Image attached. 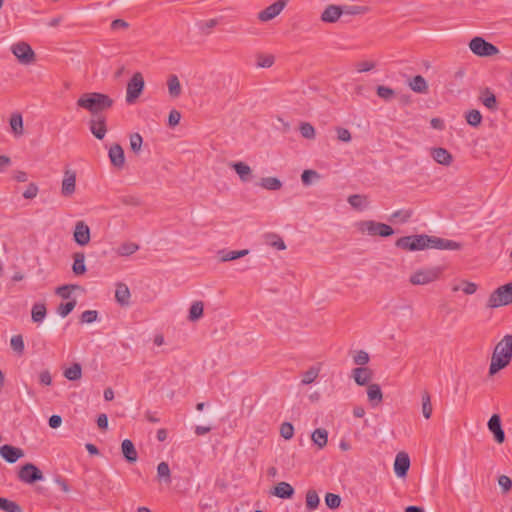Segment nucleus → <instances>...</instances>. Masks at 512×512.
Here are the masks:
<instances>
[{"instance_id": "obj_1", "label": "nucleus", "mask_w": 512, "mask_h": 512, "mask_svg": "<svg viewBox=\"0 0 512 512\" xmlns=\"http://www.w3.org/2000/svg\"><path fill=\"white\" fill-rule=\"evenodd\" d=\"M512 360V335H505L495 346L491 357L489 375H494L510 364Z\"/></svg>"}, {"instance_id": "obj_2", "label": "nucleus", "mask_w": 512, "mask_h": 512, "mask_svg": "<svg viewBox=\"0 0 512 512\" xmlns=\"http://www.w3.org/2000/svg\"><path fill=\"white\" fill-rule=\"evenodd\" d=\"M76 104L79 108L85 109L92 115H95L111 108L113 100L106 94L89 92L82 94Z\"/></svg>"}, {"instance_id": "obj_3", "label": "nucleus", "mask_w": 512, "mask_h": 512, "mask_svg": "<svg viewBox=\"0 0 512 512\" xmlns=\"http://www.w3.org/2000/svg\"><path fill=\"white\" fill-rule=\"evenodd\" d=\"M357 231L363 235L389 237L394 234V229L385 223L374 220H361L355 223Z\"/></svg>"}, {"instance_id": "obj_4", "label": "nucleus", "mask_w": 512, "mask_h": 512, "mask_svg": "<svg viewBox=\"0 0 512 512\" xmlns=\"http://www.w3.org/2000/svg\"><path fill=\"white\" fill-rule=\"evenodd\" d=\"M429 235L403 236L396 240L395 246L404 251H419L429 248Z\"/></svg>"}, {"instance_id": "obj_5", "label": "nucleus", "mask_w": 512, "mask_h": 512, "mask_svg": "<svg viewBox=\"0 0 512 512\" xmlns=\"http://www.w3.org/2000/svg\"><path fill=\"white\" fill-rule=\"evenodd\" d=\"M11 53L15 56L18 63L23 66H30L36 62V53L31 45L25 41H18L10 46Z\"/></svg>"}, {"instance_id": "obj_6", "label": "nucleus", "mask_w": 512, "mask_h": 512, "mask_svg": "<svg viewBox=\"0 0 512 512\" xmlns=\"http://www.w3.org/2000/svg\"><path fill=\"white\" fill-rule=\"evenodd\" d=\"M512 303V282L498 287L488 299L487 306L497 308Z\"/></svg>"}, {"instance_id": "obj_7", "label": "nucleus", "mask_w": 512, "mask_h": 512, "mask_svg": "<svg viewBox=\"0 0 512 512\" xmlns=\"http://www.w3.org/2000/svg\"><path fill=\"white\" fill-rule=\"evenodd\" d=\"M441 273L442 269L440 267L420 269L410 276V282L413 285H426L437 280Z\"/></svg>"}, {"instance_id": "obj_8", "label": "nucleus", "mask_w": 512, "mask_h": 512, "mask_svg": "<svg viewBox=\"0 0 512 512\" xmlns=\"http://www.w3.org/2000/svg\"><path fill=\"white\" fill-rule=\"evenodd\" d=\"M144 85L142 74L140 72L134 73L127 84L126 102L128 104H133L139 98L144 89Z\"/></svg>"}, {"instance_id": "obj_9", "label": "nucleus", "mask_w": 512, "mask_h": 512, "mask_svg": "<svg viewBox=\"0 0 512 512\" xmlns=\"http://www.w3.org/2000/svg\"><path fill=\"white\" fill-rule=\"evenodd\" d=\"M470 50L477 56L488 57L498 53V48L482 37H474L469 43Z\"/></svg>"}, {"instance_id": "obj_10", "label": "nucleus", "mask_w": 512, "mask_h": 512, "mask_svg": "<svg viewBox=\"0 0 512 512\" xmlns=\"http://www.w3.org/2000/svg\"><path fill=\"white\" fill-rule=\"evenodd\" d=\"M18 478L20 481L24 483L31 484L36 481L42 480L43 474L34 464L27 463L21 467L18 473Z\"/></svg>"}, {"instance_id": "obj_11", "label": "nucleus", "mask_w": 512, "mask_h": 512, "mask_svg": "<svg viewBox=\"0 0 512 512\" xmlns=\"http://www.w3.org/2000/svg\"><path fill=\"white\" fill-rule=\"evenodd\" d=\"M287 0H277L273 4L269 5L267 8L262 10L258 14V19L261 21H270L278 16L282 10L286 7Z\"/></svg>"}, {"instance_id": "obj_12", "label": "nucleus", "mask_w": 512, "mask_h": 512, "mask_svg": "<svg viewBox=\"0 0 512 512\" xmlns=\"http://www.w3.org/2000/svg\"><path fill=\"white\" fill-rule=\"evenodd\" d=\"M73 239L79 246H86L90 242V228L84 221L76 222Z\"/></svg>"}, {"instance_id": "obj_13", "label": "nucleus", "mask_w": 512, "mask_h": 512, "mask_svg": "<svg viewBox=\"0 0 512 512\" xmlns=\"http://www.w3.org/2000/svg\"><path fill=\"white\" fill-rule=\"evenodd\" d=\"M428 244L429 248L438 250H460L462 247L459 242L436 236H429Z\"/></svg>"}, {"instance_id": "obj_14", "label": "nucleus", "mask_w": 512, "mask_h": 512, "mask_svg": "<svg viewBox=\"0 0 512 512\" xmlns=\"http://www.w3.org/2000/svg\"><path fill=\"white\" fill-rule=\"evenodd\" d=\"M76 190V172L70 169L64 171V177L61 185V194L64 197H70Z\"/></svg>"}, {"instance_id": "obj_15", "label": "nucleus", "mask_w": 512, "mask_h": 512, "mask_svg": "<svg viewBox=\"0 0 512 512\" xmlns=\"http://www.w3.org/2000/svg\"><path fill=\"white\" fill-rule=\"evenodd\" d=\"M108 157L111 164L117 168L122 169L125 165L124 150L119 144H113L108 150Z\"/></svg>"}, {"instance_id": "obj_16", "label": "nucleus", "mask_w": 512, "mask_h": 512, "mask_svg": "<svg viewBox=\"0 0 512 512\" xmlns=\"http://www.w3.org/2000/svg\"><path fill=\"white\" fill-rule=\"evenodd\" d=\"M410 467V458L407 453L399 452L394 462V472L398 477H405Z\"/></svg>"}, {"instance_id": "obj_17", "label": "nucleus", "mask_w": 512, "mask_h": 512, "mask_svg": "<svg viewBox=\"0 0 512 512\" xmlns=\"http://www.w3.org/2000/svg\"><path fill=\"white\" fill-rule=\"evenodd\" d=\"M488 428L493 433L494 439L497 443H503L505 440V433L501 426V419L498 414H494L488 421Z\"/></svg>"}, {"instance_id": "obj_18", "label": "nucleus", "mask_w": 512, "mask_h": 512, "mask_svg": "<svg viewBox=\"0 0 512 512\" xmlns=\"http://www.w3.org/2000/svg\"><path fill=\"white\" fill-rule=\"evenodd\" d=\"M0 455L8 463H15L24 456V452L20 448L6 444L0 447Z\"/></svg>"}, {"instance_id": "obj_19", "label": "nucleus", "mask_w": 512, "mask_h": 512, "mask_svg": "<svg viewBox=\"0 0 512 512\" xmlns=\"http://www.w3.org/2000/svg\"><path fill=\"white\" fill-rule=\"evenodd\" d=\"M91 133L99 140H102L107 132L106 122L103 117L92 118L89 122Z\"/></svg>"}, {"instance_id": "obj_20", "label": "nucleus", "mask_w": 512, "mask_h": 512, "mask_svg": "<svg viewBox=\"0 0 512 512\" xmlns=\"http://www.w3.org/2000/svg\"><path fill=\"white\" fill-rule=\"evenodd\" d=\"M479 101L492 112L498 110V101L496 96L489 88L481 90Z\"/></svg>"}, {"instance_id": "obj_21", "label": "nucleus", "mask_w": 512, "mask_h": 512, "mask_svg": "<svg viewBox=\"0 0 512 512\" xmlns=\"http://www.w3.org/2000/svg\"><path fill=\"white\" fill-rule=\"evenodd\" d=\"M431 156L438 164L449 166L453 161L452 154L445 148L438 147L431 150Z\"/></svg>"}, {"instance_id": "obj_22", "label": "nucleus", "mask_w": 512, "mask_h": 512, "mask_svg": "<svg viewBox=\"0 0 512 512\" xmlns=\"http://www.w3.org/2000/svg\"><path fill=\"white\" fill-rule=\"evenodd\" d=\"M229 166L235 170L241 181L248 182L253 178V172L249 165L244 162H231Z\"/></svg>"}, {"instance_id": "obj_23", "label": "nucleus", "mask_w": 512, "mask_h": 512, "mask_svg": "<svg viewBox=\"0 0 512 512\" xmlns=\"http://www.w3.org/2000/svg\"><path fill=\"white\" fill-rule=\"evenodd\" d=\"M343 14V10L340 6L329 5L321 14V20L326 23H335L338 21L340 16Z\"/></svg>"}, {"instance_id": "obj_24", "label": "nucleus", "mask_w": 512, "mask_h": 512, "mask_svg": "<svg viewBox=\"0 0 512 512\" xmlns=\"http://www.w3.org/2000/svg\"><path fill=\"white\" fill-rule=\"evenodd\" d=\"M372 375V370L368 367H357L352 370V376L355 382L360 386L368 384Z\"/></svg>"}, {"instance_id": "obj_25", "label": "nucleus", "mask_w": 512, "mask_h": 512, "mask_svg": "<svg viewBox=\"0 0 512 512\" xmlns=\"http://www.w3.org/2000/svg\"><path fill=\"white\" fill-rule=\"evenodd\" d=\"M249 253H250V251L248 249L237 250V251L222 249L217 252V255L221 262H227V261L236 260L238 258H242V257L248 255Z\"/></svg>"}, {"instance_id": "obj_26", "label": "nucleus", "mask_w": 512, "mask_h": 512, "mask_svg": "<svg viewBox=\"0 0 512 512\" xmlns=\"http://www.w3.org/2000/svg\"><path fill=\"white\" fill-rule=\"evenodd\" d=\"M130 290L124 283H117L115 290V299L121 306H127L130 303Z\"/></svg>"}, {"instance_id": "obj_27", "label": "nucleus", "mask_w": 512, "mask_h": 512, "mask_svg": "<svg viewBox=\"0 0 512 512\" xmlns=\"http://www.w3.org/2000/svg\"><path fill=\"white\" fill-rule=\"evenodd\" d=\"M121 451H122L124 458L128 462L134 463L137 461L138 453H137L136 448L131 440L125 439L122 441Z\"/></svg>"}, {"instance_id": "obj_28", "label": "nucleus", "mask_w": 512, "mask_h": 512, "mask_svg": "<svg viewBox=\"0 0 512 512\" xmlns=\"http://www.w3.org/2000/svg\"><path fill=\"white\" fill-rule=\"evenodd\" d=\"M263 242L275 249V250H285L286 249V244L284 242V240L282 239V237L276 233H267V234H264L263 235Z\"/></svg>"}, {"instance_id": "obj_29", "label": "nucleus", "mask_w": 512, "mask_h": 512, "mask_svg": "<svg viewBox=\"0 0 512 512\" xmlns=\"http://www.w3.org/2000/svg\"><path fill=\"white\" fill-rule=\"evenodd\" d=\"M367 396L373 407L378 406L383 399L381 388L378 384H369L367 388Z\"/></svg>"}, {"instance_id": "obj_30", "label": "nucleus", "mask_w": 512, "mask_h": 512, "mask_svg": "<svg viewBox=\"0 0 512 512\" xmlns=\"http://www.w3.org/2000/svg\"><path fill=\"white\" fill-rule=\"evenodd\" d=\"M312 442L319 448L323 449L328 442V432L324 428H317L311 435Z\"/></svg>"}, {"instance_id": "obj_31", "label": "nucleus", "mask_w": 512, "mask_h": 512, "mask_svg": "<svg viewBox=\"0 0 512 512\" xmlns=\"http://www.w3.org/2000/svg\"><path fill=\"white\" fill-rule=\"evenodd\" d=\"M72 271L77 276L83 275L86 272L85 255L83 252L74 253Z\"/></svg>"}, {"instance_id": "obj_32", "label": "nucleus", "mask_w": 512, "mask_h": 512, "mask_svg": "<svg viewBox=\"0 0 512 512\" xmlns=\"http://www.w3.org/2000/svg\"><path fill=\"white\" fill-rule=\"evenodd\" d=\"M409 87L416 93H427L428 92V84L425 78L421 75L414 76L409 81Z\"/></svg>"}, {"instance_id": "obj_33", "label": "nucleus", "mask_w": 512, "mask_h": 512, "mask_svg": "<svg viewBox=\"0 0 512 512\" xmlns=\"http://www.w3.org/2000/svg\"><path fill=\"white\" fill-rule=\"evenodd\" d=\"M294 489L293 487L287 483V482H280L277 486L274 488V495L281 499H289L293 496Z\"/></svg>"}, {"instance_id": "obj_34", "label": "nucleus", "mask_w": 512, "mask_h": 512, "mask_svg": "<svg viewBox=\"0 0 512 512\" xmlns=\"http://www.w3.org/2000/svg\"><path fill=\"white\" fill-rule=\"evenodd\" d=\"M168 92L172 98H178L181 95L182 88L176 75H170L167 80Z\"/></svg>"}, {"instance_id": "obj_35", "label": "nucleus", "mask_w": 512, "mask_h": 512, "mask_svg": "<svg viewBox=\"0 0 512 512\" xmlns=\"http://www.w3.org/2000/svg\"><path fill=\"white\" fill-rule=\"evenodd\" d=\"M47 314L46 306L44 303H35L31 310L32 320L35 323H42Z\"/></svg>"}, {"instance_id": "obj_36", "label": "nucleus", "mask_w": 512, "mask_h": 512, "mask_svg": "<svg viewBox=\"0 0 512 512\" xmlns=\"http://www.w3.org/2000/svg\"><path fill=\"white\" fill-rule=\"evenodd\" d=\"M63 375L70 381L79 380L82 377L81 365L79 363H74L72 366L64 370Z\"/></svg>"}, {"instance_id": "obj_37", "label": "nucleus", "mask_w": 512, "mask_h": 512, "mask_svg": "<svg viewBox=\"0 0 512 512\" xmlns=\"http://www.w3.org/2000/svg\"><path fill=\"white\" fill-rule=\"evenodd\" d=\"M320 366H312L302 374L301 384L309 385L313 383L320 373Z\"/></svg>"}, {"instance_id": "obj_38", "label": "nucleus", "mask_w": 512, "mask_h": 512, "mask_svg": "<svg viewBox=\"0 0 512 512\" xmlns=\"http://www.w3.org/2000/svg\"><path fill=\"white\" fill-rule=\"evenodd\" d=\"M204 305L201 301L194 302L189 309L188 319L192 322L199 320L203 316Z\"/></svg>"}, {"instance_id": "obj_39", "label": "nucleus", "mask_w": 512, "mask_h": 512, "mask_svg": "<svg viewBox=\"0 0 512 512\" xmlns=\"http://www.w3.org/2000/svg\"><path fill=\"white\" fill-rule=\"evenodd\" d=\"M260 186L267 190L276 191L282 187V183L276 177H265L261 179Z\"/></svg>"}, {"instance_id": "obj_40", "label": "nucleus", "mask_w": 512, "mask_h": 512, "mask_svg": "<svg viewBox=\"0 0 512 512\" xmlns=\"http://www.w3.org/2000/svg\"><path fill=\"white\" fill-rule=\"evenodd\" d=\"M157 476L160 480H163L166 484L171 483V472L168 463L160 462L157 466Z\"/></svg>"}, {"instance_id": "obj_41", "label": "nucleus", "mask_w": 512, "mask_h": 512, "mask_svg": "<svg viewBox=\"0 0 512 512\" xmlns=\"http://www.w3.org/2000/svg\"><path fill=\"white\" fill-rule=\"evenodd\" d=\"M348 203L355 209L362 210L367 206V197L359 194L350 195Z\"/></svg>"}, {"instance_id": "obj_42", "label": "nucleus", "mask_w": 512, "mask_h": 512, "mask_svg": "<svg viewBox=\"0 0 512 512\" xmlns=\"http://www.w3.org/2000/svg\"><path fill=\"white\" fill-rule=\"evenodd\" d=\"M432 404H431V397L428 391H424L422 393V414L425 417V419H429L432 415Z\"/></svg>"}, {"instance_id": "obj_43", "label": "nucleus", "mask_w": 512, "mask_h": 512, "mask_svg": "<svg viewBox=\"0 0 512 512\" xmlns=\"http://www.w3.org/2000/svg\"><path fill=\"white\" fill-rule=\"evenodd\" d=\"M465 119L472 127H478L482 122V115L479 110L472 109L466 112Z\"/></svg>"}, {"instance_id": "obj_44", "label": "nucleus", "mask_w": 512, "mask_h": 512, "mask_svg": "<svg viewBox=\"0 0 512 512\" xmlns=\"http://www.w3.org/2000/svg\"><path fill=\"white\" fill-rule=\"evenodd\" d=\"M10 126L16 136L23 134V119L20 114H13L10 118Z\"/></svg>"}, {"instance_id": "obj_45", "label": "nucleus", "mask_w": 512, "mask_h": 512, "mask_svg": "<svg viewBox=\"0 0 512 512\" xmlns=\"http://www.w3.org/2000/svg\"><path fill=\"white\" fill-rule=\"evenodd\" d=\"M413 212L408 209H400L392 213L390 220L394 222L406 223L411 217Z\"/></svg>"}, {"instance_id": "obj_46", "label": "nucleus", "mask_w": 512, "mask_h": 512, "mask_svg": "<svg viewBox=\"0 0 512 512\" xmlns=\"http://www.w3.org/2000/svg\"><path fill=\"white\" fill-rule=\"evenodd\" d=\"M139 249V246L132 242H126L121 244L117 248V254L120 256H130Z\"/></svg>"}, {"instance_id": "obj_47", "label": "nucleus", "mask_w": 512, "mask_h": 512, "mask_svg": "<svg viewBox=\"0 0 512 512\" xmlns=\"http://www.w3.org/2000/svg\"><path fill=\"white\" fill-rule=\"evenodd\" d=\"M459 290H462L466 295H472L477 291V284L470 282V281L463 280L462 286L454 285L452 287L453 292H457Z\"/></svg>"}, {"instance_id": "obj_48", "label": "nucleus", "mask_w": 512, "mask_h": 512, "mask_svg": "<svg viewBox=\"0 0 512 512\" xmlns=\"http://www.w3.org/2000/svg\"><path fill=\"white\" fill-rule=\"evenodd\" d=\"M0 509L5 512H22L21 507L14 501L0 497Z\"/></svg>"}, {"instance_id": "obj_49", "label": "nucleus", "mask_w": 512, "mask_h": 512, "mask_svg": "<svg viewBox=\"0 0 512 512\" xmlns=\"http://www.w3.org/2000/svg\"><path fill=\"white\" fill-rule=\"evenodd\" d=\"M320 499L315 490H308L306 493V507L308 510H315L319 505Z\"/></svg>"}, {"instance_id": "obj_50", "label": "nucleus", "mask_w": 512, "mask_h": 512, "mask_svg": "<svg viewBox=\"0 0 512 512\" xmlns=\"http://www.w3.org/2000/svg\"><path fill=\"white\" fill-rule=\"evenodd\" d=\"M76 304L77 301L75 299H72L71 301H68L66 303H61L57 308L58 315H60L62 318H65L73 311Z\"/></svg>"}, {"instance_id": "obj_51", "label": "nucleus", "mask_w": 512, "mask_h": 512, "mask_svg": "<svg viewBox=\"0 0 512 512\" xmlns=\"http://www.w3.org/2000/svg\"><path fill=\"white\" fill-rule=\"evenodd\" d=\"M10 345L11 348L19 355L23 354L25 346L21 335H14L10 340Z\"/></svg>"}, {"instance_id": "obj_52", "label": "nucleus", "mask_w": 512, "mask_h": 512, "mask_svg": "<svg viewBox=\"0 0 512 512\" xmlns=\"http://www.w3.org/2000/svg\"><path fill=\"white\" fill-rule=\"evenodd\" d=\"M130 148L134 153L141 151L143 138L139 133H133L130 135Z\"/></svg>"}, {"instance_id": "obj_53", "label": "nucleus", "mask_w": 512, "mask_h": 512, "mask_svg": "<svg viewBox=\"0 0 512 512\" xmlns=\"http://www.w3.org/2000/svg\"><path fill=\"white\" fill-rule=\"evenodd\" d=\"M275 62V57L272 54H258V67L269 68Z\"/></svg>"}, {"instance_id": "obj_54", "label": "nucleus", "mask_w": 512, "mask_h": 512, "mask_svg": "<svg viewBox=\"0 0 512 512\" xmlns=\"http://www.w3.org/2000/svg\"><path fill=\"white\" fill-rule=\"evenodd\" d=\"M280 435L285 440H290L294 435V427L290 422H283L280 426Z\"/></svg>"}, {"instance_id": "obj_55", "label": "nucleus", "mask_w": 512, "mask_h": 512, "mask_svg": "<svg viewBox=\"0 0 512 512\" xmlns=\"http://www.w3.org/2000/svg\"><path fill=\"white\" fill-rule=\"evenodd\" d=\"M325 503L330 509H336L341 504V498L334 493H327L325 496Z\"/></svg>"}, {"instance_id": "obj_56", "label": "nucleus", "mask_w": 512, "mask_h": 512, "mask_svg": "<svg viewBox=\"0 0 512 512\" xmlns=\"http://www.w3.org/2000/svg\"><path fill=\"white\" fill-rule=\"evenodd\" d=\"M98 319V312L96 310H86L80 316L81 323H93Z\"/></svg>"}, {"instance_id": "obj_57", "label": "nucleus", "mask_w": 512, "mask_h": 512, "mask_svg": "<svg viewBox=\"0 0 512 512\" xmlns=\"http://www.w3.org/2000/svg\"><path fill=\"white\" fill-rule=\"evenodd\" d=\"M300 133L306 139L315 138V129L310 123H302L300 125Z\"/></svg>"}, {"instance_id": "obj_58", "label": "nucleus", "mask_w": 512, "mask_h": 512, "mask_svg": "<svg viewBox=\"0 0 512 512\" xmlns=\"http://www.w3.org/2000/svg\"><path fill=\"white\" fill-rule=\"evenodd\" d=\"M395 92L393 89L387 86L380 85L377 87V95L384 99V100H390L393 98Z\"/></svg>"}, {"instance_id": "obj_59", "label": "nucleus", "mask_w": 512, "mask_h": 512, "mask_svg": "<svg viewBox=\"0 0 512 512\" xmlns=\"http://www.w3.org/2000/svg\"><path fill=\"white\" fill-rule=\"evenodd\" d=\"M369 354L363 350L357 351L353 357V361L356 365L364 366L369 362Z\"/></svg>"}, {"instance_id": "obj_60", "label": "nucleus", "mask_w": 512, "mask_h": 512, "mask_svg": "<svg viewBox=\"0 0 512 512\" xmlns=\"http://www.w3.org/2000/svg\"><path fill=\"white\" fill-rule=\"evenodd\" d=\"M78 288L77 285H64L56 289V293L62 298H69L71 290Z\"/></svg>"}, {"instance_id": "obj_61", "label": "nucleus", "mask_w": 512, "mask_h": 512, "mask_svg": "<svg viewBox=\"0 0 512 512\" xmlns=\"http://www.w3.org/2000/svg\"><path fill=\"white\" fill-rule=\"evenodd\" d=\"M38 191H39L38 186L34 183H30L27 186L26 190L23 192V197L25 199H33L37 196Z\"/></svg>"}, {"instance_id": "obj_62", "label": "nucleus", "mask_w": 512, "mask_h": 512, "mask_svg": "<svg viewBox=\"0 0 512 512\" xmlns=\"http://www.w3.org/2000/svg\"><path fill=\"white\" fill-rule=\"evenodd\" d=\"M336 132H337V138L339 141H342V142H350L351 141L352 137H351V133L348 129L338 127V128H336Z\"/></svg>"}, {"instance_id": "obj_63", "label": "nucleus", "mask_w": 512, "mask_h": 512, "mask_svg": "<svg viewBox=\"0 0 512 512\" xmlns=\"http://www.w3.org/2000/svg\"><path fill=\"white\" fill-rule=\"evenodd\" d=\"M356 70L360 73L371 71L375 67V63L371 61H362L358 62L356 65Z\"/></svg>"}, {"instance_id": "obj_64", "label": "nucleus", "mask_w": 512, "mask_h": 512, "mask_svg": "<svg viewBox=\"0 0 512 512\" xmlns=\"http://www.w3.org/2000/svg\"><path fill=\"white\" fill-rule=\"evenodd\" d=\"M498 484L502 487V489L507 492L511 489L512 487V481L511 479L506 476V475H501L499 478H498Z\"/></svg>"}]
</instances>
